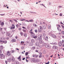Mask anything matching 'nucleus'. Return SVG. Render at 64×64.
<instances>
[{
    "label": "nucleus",
    "mask_w": 64,
    "mask_h": 64,
    "mask_svg": "<svg viewBox=\"0 0 64 64\" xmlns=\"http://www.w3.org/2000/svg\"><path fill=\"white\" fill-rule=\"evenodd\" d=\"M42 53L41 52H40V55H42Z\"/></svg>",
    "instance_id": "nucleus-61"
},
{
    "label": "nucleus",
    "mask_w": 64,
    "mask_h": 64,
    "mask_svg": "<svg viewBox=\"0 0 64 64\" xmlns=\"http://www.w3.org/2000/svg\"><path fill=\"white\" fill-rule=\"evenodd\" d=\"M33 26H35V27H37V25H36L35 24H33Z\"/></svg>",
    "instance_id": "nucleus-43"
},
{
    "label": "nucleus",
    "mask_w": 64,
    "mask_h": 64,
    "mask_svg": "<svg viewBox=\"0 0 64 64\" xmlns=\"http://www.w3.org/2000/svg\"><path fill=\"white\" fill-rule=\"evenodd\" d=\"M6 35L8 36H10V33H7V34H6Z\"/></svg>",
    "instance_id": "nucleus-30"
},
{
    "label": "nucleus",
    "mask_w": 64,
    "mask_h": 64,
    "mask_svg": "<svg viewBox=\"0 0 64 64\" xmlns=\"http://www.w3.org/2000/svg\"><path fill=\"white\" fill-rule=\"evenodd\" d=\"M13 20H14V21L16 22V23H17V22H18V21H17V20L14 19Z\"/></svg>",
    "instance_id": "nucleus-34"
},
{
    "label": "nucleus",
    "mask_w": 64,
    "mask_h": 64,
    "mask_svg": "<svg viewBox=\"0 0 64 64\" xmlns=\"http://www.w3.org/2000/svg\"><path fill=\"white\" fill-rule=\"evenodd\" d=\"M30 12L32 13V14H33V13H35V14H36V12Z\"/></svg>",
    "instance_id": "nucleus-45"
},
{
    "label": "nucleus",
    "mask_w": 64,
    "mask_h": 64,
    "mask_svg": "<svg viewBox=\"0 0 64 64\" xmlns=\"http://www.w3.org/2000/svg\"><path fill=\"white\" fill-rule=\"evenodd\" d=\"M0 47L1 49H3V46H1Z\"/></svg>",
    "instance_id": "nucleus-41"
},
{
    "label": "nucleus",
    "mask_w": 64,
    "mask_h": 64,
    "mask_svg": "<svg viewBox=\"0 0 64 64\" xmlns=\"http://www.w3.org/2000/svg\"><path fill=\"white\" fill-rule=\"evenodd\" d=\"M20 58H21V56H20L19 57H18V59H20Z\"/></svg>",
    "instance_id": "nucleus-55"
},
{
    "label": "nucleus",
    "mask_w": 64,
    "mask_h": 64,
    "mask_svg": "<svg viewBox=\"0 0 64 64\" xmlns=\"http://www.w3.org/2000/svg\"><path fill=\"white\" fill-rule=\"evenodd\" d=\"M42 50L43 51V52L44 53H45L46 50L44 48H42Z\"/></svg>",
    "instance_id": "nucleus-11"
},
{
    "label": "nucleus",
    "mask_w": 64,
    "mask_h": 64,
    "mask_svg": "<svg viewBox=\"0 0 64 64\" xmlns=\"http://www.w3.org/2000/svg\"><path fill=\"white\" fill-rule=\"evenodd\" d=\"M38 56L36 54L34 55V57L36 58L38 57Z\"/></svg>",
    "instance_id": "nucleus-31"
},
{
    "label": "nucleus",
    "mask_w": 64,
    "mask_h": 64,
    "mask_svg": "<svg viewBox=\"0 0 64 64\" xmlns=\"http://www.w3.org/2000/svg\"><path fill=\"white\" fill-rule=\"evenodd\" d=\"M62 38H64V36H62Z\"/></svg>",
    "instance_id": "nucleus-63"
},
{
    "label": "nucleus",
    "mask_w": 64,
    "mask_h": 64,
    "mask_svg": "<svg viewBox=\"0 0 64 64\" xmlns=\"http://www.w3.org/2000/svg\"><path fill=\"white\" fill-rule=\"evenodd\" d=\"M32 38H34V39H36V38H37V36H35V34H32Z\"/></svg>",
    "instance_id": "nucleus-4"
},
{
    "label": "nucleus",
    "mask_w": 64,
    "mask_h": 64,
    "mask_svg": "<svg viewBox=\"0 0 64 64\" xmlns=\"http://www.w3.org/2000/svg\"><path fill=\"white\" fill-rule=\"evenodd\" d=\"M42 57V55H40L39 56V58H41Z\"/></svg>",
    "instance_id": "nucleus-50"
},
{
    "label": "nucleus",
    "mask_w": 64,
    "mask_h": 64,
    "mask_svg": "<svg viewBox=\"0 0 64 64\" xmlns=\"http://www.w3.org/2000/svg\"><path fill=\"white\" fill-rule=\"evenodd\" d=\"M51 36L54 39H56L57 38V37L55 35V34H52L51 35Z\"/></svg>",
    "instance_id": "nucleus-3"
},
{
    "label": "nucleus",
    "mask_w": 64,
    "mask_h": 64,
    "mask_svg": "<svg viewBox=\"0 0 64 64\" xmlns=\"http://www.w3.org/2000/svg\"><path fill=\"white\" fill-rule=\"evenodd\" d=\"M22 28L23 29H26V28H25L24 26H22Z\"/></svg>",
    "instance_id": "nucleus-57"
},
{
    "label": "nucleus",
    "mask_w": 64,
    "mask_h": 64,
    "mask_svg": "<svg viewBox=\"0 0 64 64\" xmlns=\"http://www.w3.org/2000/svg\"><path fill=\"white\" fill-rule=\"evenodd\" d=\"M25 22H30V21L29 20H26L25 21Z\"/></svg>",
    "instance_id": "nucleus-48"
},
{
    "label": "nucleus",
    "mask_w": 64,
    "mask_h": 64,
    "mask_svg": "<svg viewBox=\"0 0 64 64\" xmlns=\"http://www.w3.org/2000/svg\"><path fill=\"white\" fill-rule=\"evenodd\" d=\"M2 42L4 44H6V43H7V42L6 40H4L3 41H2Z\"/></svg>",
    "instance_id": "nucleus-15"
},
{
    "label": "nucleus",
    "mask_w": 64,
    "mask_h": 64,
    "mask_svg": "<svg viewBox=\"0 0 64 64\" xmlns=\"http://www.w3.org/2000/svg\"><path fill=\"white\" fill-rule=\"evenodd\" d=\"M35 59H34V60H33L34 63H37V60H35Z\"/></svg>",
    "instance_id": "nucleus-28"
},
{
    "label": "nucleus",
    "mask_w": 64,
    "mask_h": 64,
    "mask_svg": "<svg viewBox=\"0 0 64 64\" xmlns=\"http://www.w3.org/2000/svg\"><path fill=\"white\" fill-rule=\"evenodd\" d=\"M8 62H11V61L12 60L10 58H8Z\"/></svg>",
    "instance_id": "nucleus-20"
},
{
    "label": "nucleus",
    "mask_w": 64,
    "mask_h": 64,
    "mask_svg": "<svg viewBox=\"0 0 64 64\" xmlns=\"http://www.w3.org/2000/svg\"><path fill=\"white\" fill-rule=\"evenodd\" d=\"M44 45L45 46V47L47 48H48V49H50V45L49 44H46V43H44Z\"/></svg>",
    "instance_id": "nucleus-1"
},
{
    "label": "nucleus",
    "mask_w": 64,
    "mask_h": 64,
    "mask_svg": "<svg viewBox=\"0 0 64 64\" xmlns=\"http://www.w3.org/2000/svg\"><path fill=\"white\" fill-rule=\"evenodd\" d=\"M53 48H54L55 49H57L58 48V47L56 46H54L53 47Z\"/></svg>",
    "instance_id": "nucleus-7"
},
{
    "label": "nucleus",
    "mask_w": 64,
    "mask_h": 64,
    "mask_svg": "<svg viewBox=\"0 0 64 64\" xmlns=\"http://www.w3.org/2000/svg\"><path fill=\"white\" fill-rule=\"evenodd\" d=\"M14 52H15V51L14 50H12L10 51V53H13Z\"/></svg>",
    "instance_id": "nucleus-32"
},
{
    "label": "nucleus",
    "mask_w": 64,
    "mask_h": 64,
    "mask_svg": "<svg viewBox=\"0 0 64 64\" xmlns=\"http://www.w3.org/2000/svg\"><path fill=\"white\" fill-rule=\"evenodd\" d=\"M42 40V38H40L39 37L38 38V40Z\"/></svg>",
    "instance_id": "nucleus-24"
},
{
    "label": "nucleus",
    "mask_w": 64,
    "mask_h": 64,
    "mask_svg": "<svg viewBox=\"0 0 64 64\" xmlns=\"http://www.w3.org/2000/svg\"><path fill=\"white\" fill-rule=\"evenodd\" d=\"M57 29L59 31H61V29L57 27Z\"/></svg>",
    "instance_id": "nucleus-27"
},
{
    "label": "nucleus",
    "mask_w": 64,
    "mask_h": 64,
    "mask_svg": "<svg viewBox=\"0 0 64 64\" xmlns=\"http://www.w3.org/2000/svg\"><path fill=\"white\" fill-rule=\"evenodd\" d=\"M24 42H23V41H22L21 42V43L22 44V45H24V44H23V43H24Z\"/></svg>",
    "instance_id": "nucleus-44"
},
{
    "label": "nucleus",
    "mask_w": 64,
    "mask_h": 64,
    "mask_svg": "<svg viewBox=\"0 0 64 64\" xmlns=\"http://www.w3.org/2000/svg\"><path fill=\"white\" fill-rule=\"evenodd\" d=\"M42 31V30L40 29H38V32H41Z\"/></svg>",
    "instance_id": "nucleus-36"
},
{
    "label": "nucleus",
    "mask_w": 64,
    "mask_h": 64,
    "mask_svg": "<svg viewBox=\"0 0 64 64\" xmlns=\"http://www.w3.org/2000/svg\"><path fill=\"white\" fill-rule=\"evenodd\" d=\"M29 33H30V34H31L32 35V34H34V33H33V32H29Z\"/></svg>",
    "instance_id": "nucleus-21"
},
{
    "label": "nucleus",
    "mask_w": 64,
    "mask_h": 64,
    "mask_svg": "<svg viewBox=\"0 0 64 64\" xmlns=\"http://www.w3.org/2000/svg\"><path fill=\"white\" fill-rule=\"evenodd\" d=\"M51 25H48V28L49 29H51Z\"/></svg>",
    "instance_id": "nucleus-18"
},
{
    "label": "nucleus",
    "mask_w": 64,
    "mask_h": 64,
    "mask_svg": "<svg viewBox=\"0 0 64 64\" xmlns=\"http://www.w3.org/2000/svg\"><path fill=\"white\" fill-rule=\"evenodd\" d=\"M33 45V43L32 42H30L29 44V46H32V45Z\"/></svg>",
    "instance_id": "nucleus-14"
},
{
    "label": "nucleus",
    "mask_w": 64,
    "mask_h": 64,
    "mask_svg": "<svg viewBox=\"0 0 64 64\" xmlns=\"http://www.w3.org/2000/svg\"><path fill=\"white\" fill-rule=\"evenodd\" d=\"M7 55H8V56H9L11 55V54L10 53L9 51H8L7 52Z\"/></svg>",
    "instance_id": "nucleus-5"
},
{
    "label": "nucleus",
    "mask_w": 64,
    "mask_h": 64,
    "mask_svg": "<svg viewBox=\"0 0 64 64\" xmlns=\"http://www.w3.org/2000/svg\"><path fill=\"white\" fill-rule=\"evenodd\" d=\"M24 47L22 46V47L21 48V49H24Z\"/></svg>",
    "instance_id": "nucleus-62"
},
{
    "label": "nucleus",
    "mask_w": 64,
    "mask_h": 64,
    "mask_svg": "<svg viewBox=\"0 0 64 64\" xmlns=\"http://www.w3.org/2000/svg\"><path fill=\"white\" fill-rule=\"evenodd\" d=\"M50 63V62H49V61H48V62L46 63L45 64H49Z\"/></svg>",
    "instance_id": "nucleus-56"
},
{
    "label": "nucleus",
    "mask_w": 64,
    "mask_h": 64,
    "mask_svg": "<svg viewBox=\"0 0 64 64\" xmlns=\"http://www.w3.org/2000/svg\"><path fill=\"white\" fill-rule=\"evenodd\" d=\"M0 59H5V56L3 54H0Z\"/></svg>",
    "instance_id": "nucleus-2"
},
{
    "label": "nucleus",
    "mask_w": 64,
    "mask_h": 64,
    "mask_svg": "<svg viewBox=\"0 0 64 64\" xmlns=\"http://www.w3.org/2000/svg\"><path fill=\"white\" fill-rule=\"evenodd\" d=\"M38 36H39V37H40V38H42V34H40Z\"/></svg>",
    "instance_id": "nucleus-23"
},
{
    "label": "nucleus",
    "mask_w": 64,
    "mask_h": 64,
    "mask_svg": "<svg viewBox=\"0 0 64 64\" xmlns=\"http://www.w3.org/2000/svg\"><path fill=\"white\" fill-rule=\"evenodd\" d=\"M40 29H41V30H42L43 29L42 28V26H40Z\"/></svg>",
    "instance_id": "nucleus-35"
},
{
    "label": "nucleus",
    "mask_w": 64,
    "mask_h": 64,
    "mask_svg": "<svg viewBox=\"0 0 64 64\" xmlns=\"http://www.w3.org/2000/svg\"><path fill=\"white\" fill-rule=\"evenodd\" d=\"M26 20L25 19H21V18H20V21H25Z\"/></svg>",
    "instance_id": "nucleus-19"
},
{
    "label": "nucleus",
    "mask_w": 64,
    "mask_h": 64,
    "mask_svg": "<svg viewBox=\"0 0 64 64\" xmlns=\"http://www.w3.org/2000/svg\"><path fill=\"white\" fill-rule=\"evenodd\" d=\"M51 44H52V45H56L57 44V43L56 42H53L52 43H50Z\"/></svg>",
    "instance_id": "nucleus-9"
},
{
    "label": "nucleus",
    "mask_w": 64,
    "mask_h": 64,
    "mask_svg": "<svg viewBox=\"0 0 64 64\" xmlns=\"http://www.w3.org/2000/svg\"><path fill=\"white\" fill-rule=\"evenodd\" d=\"M41 44H42V43H43V40H40L39 42Z\"/></svg>",
    "instance_id": "nucleus-22"
},
{
    "label": "nucleus",
    "mask_w": 64,
    "mask_h": 64,
    "mask_svg": "<svg viewBox=\"0 0 64 64\" xmlns=\"http://www.w3.org/2000/svg\"><path fill=\"white\" fill-rule=\"evenodd\" d=\"M25 54L26 56H27L28 54V52H26V53Z\"/></svg>",
    "instance_id": "nucleus-39"
},
{
    "label": "nucleus",
    "mask_w": 64,
    "mask_h": 64,
    "mask_svg": "<svg viewBox=\"0 0 64 64\" xmlns=\"http://www.w3.org/2000/svg\"><path fill=\"white\" fill-rule=\"evenodd\" d=\"M43 36L44 37L46 36V34L45 33H44L43 34Z\"/></svg>",
    "instance_id": "nucleus-51"
},
{
    "label": "nucleus",
    "mask_w": 64,
    "mask_h": 64,
    "mask_svg": "<svg viewBox=\"0 0 64 64\" xmlns=\"http://www.w3.org/2000/svg\"><path fill=\"white\" fill-rule=\"evenodd\" d=\"M23 31L24 32H26V30H23Z\"/></svg>",
    "instance_id": "nucleus-52"
},
{
    "label": "nucleus",
    "mask_w": 64,
    "mask_h": 64,
    "mask_svg": "<svg viewBox=\"0 0 64 64\" xmlns=\"http://www.w3.org/2000/svg\"><path fill=\"white\" fill-rule=\"evenodd\" d=\"M4 23L3 22H2L1 24V25L2 27H3L4 26Z\"/></svg>",
    "instance_id": "nucleus-12"
},
{
    "label": "nucleus",
    "mask_w": 64,
    "mask_h": 64,
    "mask_svg": "<svg viewBox=\"0 0 64 64\" xmlns=\"http://www.w3.org/2000/svg\"><path fill=\"white\" fill-rule=\"evenodd\" d=\"M44 40H45V41H47V42H48V40L47 39H46V38H44Z\"/></svg>",
    "instance_id": "nucleus-26"
},
{
    "label": "nucleus",
    "mask_w": 64,
    "mask_h": 64,
    "mask_svg": "<svg viewBox=\"0 0 64 64\" xmlns=\"http://www.w3.org/2000/svg\"><path fill=\"white\" fill-rule=\"evenodd\" d=\"M32 50H34L35 49V47L34 46L32 47Z\"/></svg>",
    "instance_id": "nucleus-40"
},
{
    "label": "nucleus",
    "mask_w": 64,
    "mask_h": 64,
    "mask_svg": "<svg viewBox=\"0 0 64 64\" xmlns=\"http://www.w3.org/2000/svg\"><path fill=\"white\" fill-rule=\"evenodd\" d=\"M43 28L44 29H46V26L45 25L43 26Z\"/></svg>",
    "instance_id": "nucleus-25"
},
{
    "label": "nucleus",
    "mask_w": 64,
    "mask_h": 64,
    "mask_svg": "<svg viewBox=\"0 0 64 64\" xmlns=\"http://www.w3.org/2000/svg\"><path fill=\"white\" fill-rule=\"evenodd\" d=\"M0 39L2 40H5V38L3 37H2L0 38Z\"/></svg>",
    "instance_id": "nucleus-17"
},
{
    "label": "nucleus",
    "mask_w": 64,
    "mask_h": 64,
    "mask_svg": "<svg viewBox=\"0 0 64 64\" xmlns=\"http://www.w3.org/2000/svg\"><path fill=\"white\" fill-rule=\"evenodd\" d=\"M18 26H19V25H18V24H17L16 25V26L17 27H18Z\"/></svg>",
    "instance_id": "nucleus-60"
},
{
    "label": "nucleus",
    "mask_w": 64,
    "mask_h": 64,
    "mask_svg": "<svg viewBox=\"0 0 64 64\" xmlns=\"http://www.w3.org/2000/svg\"><path fill=\"white\" fill-rule=\"evenodd\" d=\"M21 28H19L18 30H20V31H21Z\"/></svg>",
    "instance_id": "nucleus-59"
},
{
    "label": "nucleus",
    "mask_w": 64,
    "mask_h": 64,
    "mask_svg": "<svg viewBox=\"0 0 64 64\" xmlns=\"http://www.w3.org/2000/svg\"><path fill=\"white\" fill-rule=\"evenodd\" d=\"M10 22H11V23H13V22L11 20H10Z\"/></svg>",
    "instance_id": "nucleus-58"
},
{
    "label": "nucleus",
    "mask_w": 64,
    "mask_h": 64,
    "mask_svg": "<svg viewBox=\"0 0 64 64\" xmlns=\"http://www.w3.org/2000/svg\"><path fill=\"white\" fill-rule=\"evenodd\" d=\"M36 46H38L39 45V42L36 43Z\"/></svg>",
    "instance_id": "nucleus-13"
},
{
    "label": "nucleus",
    "mask_w": 64,
    "mask_h": 64,
    "mask_svg": "<svg viewBox=\"0 0 64 64\" xmlns=\"http://www.w3.org/2000/svg\"><path fill=\"white\" fill-rule=\"evenodd\" d=\"M12 27H10V29H14L15 28V26L14 25L12 24Z\"/></svg>",
    "instance_id": "nucleus-6"
},
{
    "label": "nucleus",
    "mask_w": 64,
    "mask_h": 64,
    "mask_svg": "<svg viewBox=\"0 0 64 64\" xmlns=\"http://www.w3.org/2000/svg\"><path fill=\"white\" fill-rule=\"evenodd\" d=\"M62 34L64 35V31H63L62 32Z\"/></svg>",
    "instance_id": "nucleus-49"
},
{
    "label": "nucleus",
    "mask_w": 64,
    "mask_h": 64,
    "mask_svg": "<svg viewBox=\"0 0 64 64\" xmlns=\"http://www.w3.org/2000/svg\"><path fill=\"white\" fill-rule=\"evenodd\" d=\"M62 46L63 47H64V44H62Z\"/></svg>",
    "instance_id": "nucleus-64"
},
{
    "label": "nucleus",
    "mask_w": 64,
    "mask_h": 64,
    "mask_svg": "<svg viewBox=\"0 0 64 64\" xmlns=\"http://www.w3.org/2000/svg\"><path fill=\"white\" fill-rule=\"evenodd\" d=\"M11 60H12V62H14V61H15V60H14V59L13 58H12Z\"/></svg>",
    "instance_id": "nucleus-42"
},
{
    "label": "nucleus",
    "mask_w": 64,
    "mask_h": 64,
    "mask_svg": "<svg viewBox=\"0 0 64 64\" xmlns=\"http://www.w3.org/2000/svg\"><path fill=\"white\" fill-rule=\"evenodd\" d=\"M12 42H15L16 41V40L15 39H13L12 40Z\"/></svg>",
    "instance_id": "nucleus-10"
},
{
    "label": "nucleus",
    "mask_w": 64,
    "mask_h": 64,
    "mask_svg": "<svg viewBox=\"0 0 64 64\" xmlns=\"http://www.w3.org/2000/svg\"><path fill=\"white\" fill-rule=\"evenodd\" d=\"M61 27H62V28L63 29H64V26L63 25L61 26Z\"/></svg>",
    "instance_id": "nucleus-46"
},
{
    "label": "nucleus",
    "mask_w": 64,
    "mask_h": 64,
    "mask_svg": "<svg viewBox=\"0 0 64 64\" xmlns=\"http://www.w3.org/2000/svg\"><path fill=\"white\" fill-rule=\"evenodd\" d=\"M30 22H33L34 21L33 20H29Z\"/></svg>",
    "instance_id": "nucleus-29"
},
{
    "label": "nucleus",
    "mask_w": 64,
    "mask_h": 64,
    "mask_svg": "<svg viewBox=\"0 0 64 64\" xmlns=\"http://www.w3.org/2000/svg\"><path fill=\"white\" fill-rule=\"evenodd\" d=\"M60 16H62V13H60Z\"/></svg>",
    "instance_id": "nucleus-47"
},
{
    "label": "nucleus",
    "mask_w": 64,
    "mask_h": 64,
    "mask_svg": "<svg viewBox=\"0 0 64 64\" xmlns=\"http://www.w3.org/2000/svg\"><path fill=\"white\" fill-rule=\"evenodd\" d=\"M24 36L25 37H26L27 36V34H24Z\"/></svg>",
    "instance_id": "nucleus-33"
},
{
    "label": "nucleus",
    "mask_w": 64,
    "mask_h": 64,
    "mask_svg": "<svg viewBox=\"0 0 64 64\" xmlns=\"http://www.w3.org/2000/svg\"><path fill=\"white\" fill-rule=\"evenodd\" d=\"M58 44L59 46H61L62 45V44L60 42H58Z\"/></svg>",
    "instance_id": "nucleus-16"
},
{
    "label": "nucleus",
    "mask_w": 64,
    "mask_h": 64,
    "mask_svg": "<svg viewBox=\"0 0 64 64\" xmlns=\"http://www.w3.org/2000/svg\"><path fill=\"white\" fill-rule=\"evenodd\" d=\"M34 31L35 32H36V33H37L38 32L37 30H35Z\"/></svg>",
    "instance_id": "nucleus-53"
},
{
    "label": "nucleus",
    "mask_w": 64,
    "mask_h": 64,
    "mask_svg": "<svg viewBox=\"0 0 64 64\" xmlns=\"http://www.w3.org/2000/svg\"><path fill=\"white\" fill-rule=\"evenodd\" d=\"M5 62L6 64H8V62L7 60L5 61Z\"/></svg>",
    "instance_id": "nucleus-54"
},
{
    "label": "nucleus",
    "mask_w": 64,
    "mask_h": 64,
    "mask_svg": "<svg viewBox=\"0 0 64 64\" xmlns=\"http://www.w3.org/2000/svg\"><path fill=\"white\" fill-rule=\"evenodd\" d=\"M20 34L21 36H23V32H21L20 33Z\"/></svg>",
    "instance_id": "nucleus-37"
},
{
    "label": "nucleus",
    "mask_w": 64,
    "mask_h": 64,
    "mask_svg": "<svg viewBox=\"0 0 64 64\" xmlns=\"http://www.w3.org/2000/svg\"><path fill=\"white\" fill-rule=\"evenodd\" d=\"M40 5H41H41H42V6H44V7H45V8H46V6H45L44 5V4H40Z\"/></svg>",
    "instance_id": "nucleus-38"
},
{
    "label": "nucleus",
    "mask_w": 64,
    "mask_h": 64,
    "mask_svg": "<svg viewBox=\"0 0 64 64\" xmlns=\"http://www.w3.org/2000/svg\"><path fill=\"white\" fill-rule=\"evenodd\" d=\"M31 41L32 43H35V40L34 39H32L31 40Z\"/></svg>",
    "instance_id": "nucleus-8"
}]
</instances>
